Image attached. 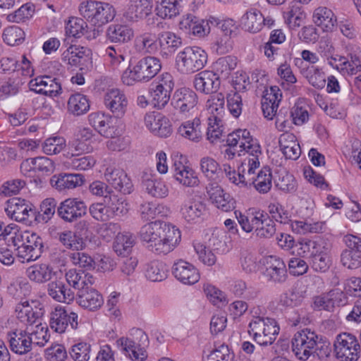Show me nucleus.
Returning a JSON list of instances; mask_svg holds the SVG:
<instances>
[{
    "label": "nucleus",
    "mask_w": 361,
    "mask_h": 361,
    "mask_svg": "<svg viewBox=\"0 0 361 361\" xmlns=\"http://www.w3.org/2000/svg\"><path fill=\"white\" fill-rule=\"evenodd\" d=\"M11 350L18 355H25L32 350L31 339L26 329H16L7 334Z\"/></svg>",
    "instance_id": "412c9836"
},
{
    "label": "nucleus",
    "mask_w": 361,
    "mask_h": 361,
    "mask_svg": "<svg viewBox=\"0 0 361 361\" xmlns=\"http://www.w3.org/2000/svg\"><path fill=\"white\" fill-rule=\"evenodd\" d=\"M342 265L349 269L361 267V254L352 250H344L341 255Z\"/></svg>",
    "instance_id": "774afa93"
},
{
    "label": "nucleus",
    "mask_w": 361,
    "mask_h": 361,
    "mask_svg": "<svg viewBox=\"0 0 361 361\" xmlns=\"http://www.w3.org/2000/svg\"><path fill=\"white\" fill-rule=\"evenodd\" d=\"M159 43L162 50H166L172 54L180 47L182 39L171 32H163L159 35Z\"/></svg>",
    "instance_id": "13d9d810"
},
{
    "label": "nucleus",
    "mask_w": 361,
    "mask_h": 361,
    "mask_svg": "<svg viewBox=\"0 0 361 361\" xmlns=\"http://www.w3.org/2000/svg\"><path fill=\"white\" fill-rule=\"evenodd\" d=\"M59 240L68 249L81 250L85 247L83 238L77 232L65 231L58 233Z\"/></svg>",
    "instance_id": "8fccbe9b"
},
{
    "label": "nucleus",
    "mask_w": 361,
    "mask_h": 361,
    "mask_svg": "<svg viewBox=\"0 0 361 361\" xmlns=\"http://www.w3.org/2000/svg\"><path fill=\"white\" fill-rule=\"evenodd\" d=\"M142 183L147 192L154 197L164 198L169 195V188L166 183L151 174L143 176Z\"/></svg>",
    "instance_id": "79ce46f5"
},
{
    "label": "nucleus",
    "mask_w": 361,
    "mask_h": 361,
    "mask_svg": "<svg viewBox=\"0 0 361 361\" xmlns=\"http://www.w3.org/2000/svg\"><path fill=\"white\" fill-rule=\"evenodd\" d=\"M104 178L111 187L123 194H130L133 190V183L130 179L121 169L113 166L107 167L104 173Z\"/></svg>",
    "instance_id": "2eb2a0df"
},
{
    "label": "nucleus",
    "mask_w": 361,
    "mask_h": 361,
    "mask_svg": "<svg viewBox=\"0 0 361 361\" xmlns=\"http://www.w3.org/2000/svg\"><path fill=\"white\" fill-rule=\"evenodd\" d=\"M182 0H164L158 2L156 14L162 19H171L181 11Z\"/></svg>",
    "instance_id": "09e8293b"
},
{
    "label": "nucleus",
    "mask_w": 361,
    "mask_h": 361,
    "mask_svg": "<svg viewBox=\"0 0 361 361\" xmlns=\"http://www.w3.org/2000/svg\"><path fill=\"white\" fill-rule=\"evenodd\" d=\"M254 180L255 183L252 185L259 192L263 194L268 192L272 185V175L270 169L262 168Z\"/></svg>",
    "instance_id": "4d7b16f0"
},
{
    "label": "nucleus",
    "mask_w": 361,
    "mask_h": 361,
    "mask_svg": "<svg viewBox=\"0 0 361 361\" xmlns=\"http://www.w3.org/2000/svg\"><path fill=\"white\" fill-rule=\"evenodd\" d=\"M133 338L122 337L117 340V344L132 360L144 361L147 353L146 348L149 345L147 335L140 329L132 330Z\"/></svg>",
    "instance_id": "39448f33"
},
{
    "label": "nucleus",
    "mask_w": 361,
    "mask_h": 361,
    "mask_svg": "<svg viewBox=\"0 0 361 361\" xmlns=\"http://www.w3.org/2000/svg\"><path fill=\"white\" fill-rule=\"evenodd\" d=\"M226 143L228 147H237L238 156H249L255 154H262L261 147L257 140L254 139L250 131L246 129H238L227 136Z\"/></svg>",
    "instance_id": "0eeeda50"
},
{
    "label": "nucleus",
    "mask_w": 361,
    "mask_h": 361,
    "mask_svg": "<svg viewBox=\"0 0 361 361\" xmlns=\"http://www.w3.org/2000/svg\"><path fill=\"white\" fill-rule=\"evenodd\" d=\"M334 348L337 357L342 361H356L360 356L361 347L357 339L348 333L337 336Z\"/></svg>",
    "instance_id": "1a4fd4ad"
},
{
    "label": "nucleus",
    "mask_w": 361,
    "mask_h": 361,
    "mask_svg": "<svg viewBox=\"0 0 361 361\" xmlns=\"http://www.w3.org/2000/svg\"><path fill=\"white\" fill-rule=\"evenodd\" d=\"M90 109V102L87 97L76 93L72 94L68 101V111L74 116H80L87 113Z\"/></svg>",
    "instance_id": "3c124183"
},
{
    "label": "nucleus",
    "mask_w": 361,
    "mask_h": 361,
    "mask_svg": "<svg viewBox=\"0 0 361 361\" xmlns=\"http://www.w3.org/2000/svg\"><path fill=\"white\" fill-rule=\"evenodd\" d=\"M262 13L256 8L247 11L240 20L242 28L250 33H257L262 30Z\"/></svg>",
    "instance_id": "a19ab883"
},
{
    "label": "nucleus",
    "mask_w": 361,
    "mask_h": 361,
    "mask_svg": "<svg viewBox=\"0 0 361 361\" xmlns=\"http://www.w3.org/2000/svg\"><path fill=\"white\" fill-rule=\"evenodd\" d=\"M104 201L107 204L112 217L123 216L128 212V203L121 195H116L114 192H109L104 197Z\"/></svg>",
    "instance_id": "37998d69"
},
{
    "label": "nucleus",
    "mask_w": 361,
    "mask_h": 361,
    "mask_svg": "<svg viewBox=\"0 0 361 361\" xmlns=\"http://www.w3.org/2000/svg\"><path fill=\"white\" fill-rule=\"evenodd\" d=\"M55 274L53 268L47 264H36L26 270L28 279L39 284L51 281Z\"/></svg>",
    "instance_id": "e433bc0d"
},
{
    "label": "nucleus",
    "mask_w": 361,
    "mask_h": 361,
    "mask_svg": "<svg viewBox=\"0 0 361 361\" xmlns=\"http://www.w3.org/2000/svg\"><path fill=\"white\" fill-rule=\"evenodd\" d=\"M313 22L324 31H331L336 24L337 18L329 8L320 6L316 8L312 16Z\"/></svg>",
    "instance_id": "c9c22d12"
},
{
    "label": "nucleus",
    "mask_w": 361,
    "mask_h": 361,
    "mask_svg": "<svg viewBox=\"0 0 361 361\" xmlns=\"http://www.w3.org/2000/svg\"><path fill=\"white\" fill-rule=\"evenodd\" d=\"M172 102L175 108L185 114L192 111L197 104V96L192 90L181 87L176 90Z\"/></svg>",
    "instance_id": "4be33fe9"
},
{
    "label": "nucleus",
    "mask_w": 361,
    "mask_h": 361,
    "mask_svg": "<svg viewBox=\"0 0 361 361\" xmlns=\"http://www.w3.org/2000/svg\"><path fill=\"white\" fill-rule=\"evenodd\" d=\"M87 27L86 22L77 17H71L66 23V34L69 37L80 38L85 33V29Z\"/></svg>",
    "instance_id": "bf43d9fd"
},
{
    "label": "nucleus",
    "mask_w": 361,
    "mask_h": 361,
    "mask_svg": "<svg viewBox=\"0 0 361 361\" xmlns=\"http://www.w3.org/2000/svg\"><path fill=\"white\" fill-rule=\"evenodd\" d=\"M302 74L308 82L317 89H322L326 85L325 74L318 66H311L301 71Z\"/></svg>",
    "instance_id": "864d4df0"
},
{
    "label": "nucleus",
    "mask_w": 361,
    "mask_h": 361,
    "mask_svg": "<svg viewBox=\"0 0 361 361\" xmlns=\"http://www.w3.org/2000/svg\"><path fill=\"white\" fill-rule=\"evenodd\" d=\"M233 354L228 345L222 344L213 349L203 358V361H232Z\"/></svg>",
    "instance_id": "e2e57ef3"
},
{
    "label": "nucleus",
    "mask_w": 361,
    "mask_h": 361,
    "mask_svg": "<svg viewBox=\"0 0 361 361\" xmlns=\"http://www.w3.org/2000/svg\"><path fill=\"white\" fill-rule=\"evenodd\" d=\"M207 213L205 204L198 200H190L182 204L180 214L182 219L189 224L201 222Z\"/></svg>",
    "instance_id": "f3484780"
},
{
    "label": "nucleus",
    "mask_w": 361,
    "mask_h": 361,
    "mask_svg": "<svg viewBox=\"0 0 361 361\" xmlns=\"http://www.w3.org/2000/svg\"><path fill=\"white\" fill-rule=\"evenodd\" d=\"M200 169L204 176L209 180H216L220 171L219 164L209 157L201 159Z\"/></svg>",
    "instance_id": "680f3d73"
},
{
    "label": "nucleus",
    "mask_w": 361,
    "mask_h": 361,
    "mask_svg": "<svg viewBox=\"0 0 361 361\" xmlns=\"http://www.w3.org/2000/svg\"><path fill=\"white\" fill-rule=\"evenodd\" d=\"M153 0H130L125 13L130 22H138L152 13Z\"/></svg>",
    "instance_id": "6ab92c4d"
},
{
    "label": "nucleus",
    "mask_w": 361,
    "mask_h": 361,
    "mask_svg": "<svg viewBox=\"0 0 361 361\" xmlns=\"http://www.w3.org/2000/svg\"><path fill=\"white\" fill-rule=\"evenodd\" d=\"M86 212L85 202L78 198H68L61 202L57 208L59 216L69 223L81 218Z\"/></svg>",
    "instance_id": "f8f14e48"
},
{
    "label": "nucleus",
    "mask_w": 361,
    "mask_h": 361,
    "mask_svg": "<svg viewBox=\"0 0 361 361\" xmlns=\"http://www.w3.org/2000/svg\"><path fill=\"white\" fill-rule=\"evenodd\" d=\"M147 128L154 135L159 137H168L171 133V127L168 118L160 114H147L145 116Z\"/></svg>",
    "instance_id": "c756f323"
},
{
    "label": "nucleus",
    "mask_w": 361,
    "mask_h": 361,
    "mask_svg": "<svg viewBox=\"0 0 361 361\" xmlns=\"http://www.w3.org/2000/svg\"><path fill=\"white\" fill-rule=\"evenodd\" d=\"M66 279L68 283L78 291L88 288L95 281L94 277L91 274L74 269L66 272Z\"/></svg>",
    "instance_id": "58836bf2"
},
{
    "label": "nucleus",
    "mask_w": 361,
    "mask_h": 361,
    "mask_svg": "<svg viewBox=\"0 0 361 361\" xmlns=\"http://www.w3.org/2000/svg\"><path fill=\"white\" fill-rule=\"evenodd\" d=\"M48 295L55 301L69 304L74 299V293L61 280L56 279L47 286Z\"/></svg>",
    "instance_id": "473e14b6"
},
{
    "label": "nucleus",
    "mask_w": 361,
    "mask_h": 361,
    "mask_svg": "<svg viewBox=\"0 0 361 361\" xmlns=\"http://www.w3.org/2000/svg\"><path fill=\"white\" fill-rule=\"evenodd\" d=\"M104 104L115 116H123L126 111L128 99L126 94L118 89L109 90L104 96Z\"/></svg>",
    "instance_id": "aec40b11"
},
{
    "label": "nucleus",
    "mask_w": 361,
    "mask_h": 361,
    "mask_svg": "<svg viewBox=\"0 0 361 361\" xmlns=\"http://www.w3.org/2000/svg\"><path fill=\"white\" fill-rule=\"evenodd\" d=\"M26 330L31 339L32 345L44 346L49 339L48 328L46 324L39 322L31 327H26Z\"/></svg>",
    "instance_id": "603ef678"
},
{
    "label": "nucleus",
    "mask_w": 361,
    "mask_h": 361,
    "mask_svg": "<svg viewBox=\"0 0 361 361\" xmlns=\"http://www.w3.org/2000/svg\"><path fill=\"white\" fill-rule=\"evenodd\" d=\"M193 84L197 91L209 94L218 90L220 80L212 71H204L195 76Z\"/></svg>",
    "instance_id": "cd10ccee"
},
{
    "label": "nucleus",
    "mask_w": 361,
    "mask_h": 361,
    "mask_svg": "<svg viewBox=\"0 0 361 361\" xmlns=\"http://www.w3.org/2000/svg\"><path fill=\"white\" fill-rule=\"evenodd\" d=\"M90 53L86 47L71 45L62 54V60L71 66H82L90 59Z\"/></svg>",
    "instance_id": "7c9ffc66"
},
{
    "label": "nucleus",
    "mask_w": 361,
    "mask_h": 361,
    "mask_svg": "<svg viewBox=\"0 0 361 361\" xmlns=\"http://www.w3.org/2000/svg\"><path fill=\"white\" fill-rule=\"evenodd\" d=\"M80 14L94 26L102 27L115 17L114 7L108 3L88 0L79 6Z\"/></svg>",
    "instance_id": "7ed1b4c3"
},
{
    "label": "nucleus",
    "mask_w": 361,
    "mask_h": 361,
    "mask_svg": "<svg viewBox=\"0 0 361 361\" xmlns=\"http://www.w3.org/2000/svg\"><path fill=\"white\" fill-rule=\"evenodd\" d=\"M207 52L200 47H186L176 57V67L182 74H192L202 69L207 62Z\"/></svg>",
    "instance_id": "f03ea898"
},
{
    "label": "nucleus",
    "mask_w": 361,
    "mask_h": 361,
    "mask_svg": "<svg viewBox=\"0 0 361 361\" xmlns=\"http://www.w3.org/2000/svg\"><path fill=\"white\" fill-rule=\"evenodd\" d=\"M206 108L211 114L209 117H223L225 113V97L222 93H215L209 96Z\"/></svg>",
    "instance_id": "5fc2aeb1"
},
{
    "label": "nucleus",
    "mask_w": 361,
    "mask_h": 361,
    "mask_svg": "<svg viewBox=\"0 0 361 361\" xmlns=\"http://www.w3.org/2000/svg\"><path fill=\"white\" fill-rule=\"evenodd\" d=\"M168 267L161 261H153L147 264L145 276L151 281H161L167 277Z\"/></svg>",
    "instance_id": "6e6d98bb"
},
{
    "label": "nucleus",
    "mask_w": 361,
    "mask_h": 361,
    "mask_svg": "<svg viewBox=\"0 0 361 361\" xmlns=\"http://www.w3.org/2000/svg\"><path fill=\"white\" fill-rule=\"evenodd\" d=\"M172 274L178 281L185 285H193L200 278L197 268L193 264L183 259H179L173 263Z\"/></svg>",
    "instance_id": "dca6fc26"
},
{
    "label": "nucleus",
    "mask_w": 361,
    "mask_h": 361,
    "mask_svg": "<svg viewBox=\"0 0 361 361\" xmlns=\"http://www.w3.org/2000/svg\"><path fill=\"white\" fill-rule=\"evenodd\" d=\"M261 154H255L245 157L238 167L239 173H241L239 183L245 187L252 185L255 183V171L259 166V157Z\"/></svg>",
    "instance_id": "5701e85b"
},
{
    "label": "nucleus",
    "mask_w": 361,
    "mask_h": 361,
    "mask_svg": "<svg viewBox=\"0 0 361 361\" xmlns=\"http://www.w3.org/2000/svg\"><path fill=\"white\" fill-rule=\"evenodd\" d=\"M193 247L198 256L199 260L207 266H213L216 262V257L211 250V247H207L200 242L193 243Z\"/></svg>",
    "instance_id": "052dcab7"
},
{
    "label": "nucleus",
    "mask_w": 361,
    "mask_h": 361,
    "mask_svg": "<svg viewBox=\"0 0 361 361\" xmlns=\"http://www.w3.org/2000/svg\"><path fill=\"white\" fill-rule=\"evenodd\" d=\"M49 326L56 333L62 334L70 326L72 330L78 327V315L68 312L64 307L57 305L50 314Z\"/></svg>",
    "instance_id": "9b49d317"
},
{
    "label": "nucleus",
    "mask_w": 361,
    "mask_h": 361,
    "mask_svg": "<svg viewBox=\"0 0 361 361\" xmlns=\"http://www.w3.org/2000/svg\"><path fill=\"white\" fill-rule=\"evenodd\" d=\"M221 118L222 117H209L208 118L207 137L212 143L216 142L222 135L224 128Z\"/></svg>",
    "instance_id": "0e129e2a"
},
{
    "label": "nucleus",
    "mask_w": 361,
    "mask_h": 361,
    "mask_svg": "<svg viewBox=\"0 0 361 361\" xmlns=\"http://www.w3.org/2000/svg\"><path fill=\"white\" fill-rule=\"evenodd\" d=\"M91 345L86 342H79L71 347L69 352L74 361H88L90 357Z\"/></svg>",
    "instance_id": "338daca9"
},
{
    "label": "nucleus",
    "mask_w": 361,
    "mask_h": 361,
    "mask_svg": "<svg viewBox=\"0 0 361 361\" xmlns=\"http://www.w3.org/2000/svg\"><path fill=\"white\" fill-rule=\"evenodd\" d=\"M135 244V237L129 232L118 233L116 235L113 248L118 255L126 256L130 254Z\"/></svg>",
    "instance_id": "de8ad7c7"
},
{
    "label": "nucleus",
    "mask_w": 361,
    "mask_h": 361,
    "mask_svg": "<svg viewBox=\"0 0 361 361\" xmlns=\"http://www.w3.org/2000/svg\"><path fill=\"white\" fill-rule=\"evenodd\" d=\"M252 225L257 236L260 238H271L276 233L274 221L269 214L263 211H257L252 216Z\"/></svg>",
    "instance_id": "b1692460"
},
{
    "label": "nucleus",
    "mask_w": 361,
    "mask_h": 361,
    "mask_svg": "<svg viewBox=\"0 0 361 361\" xmlns=\"http://www.w3.org/2000/svg\"><path fill=\"white\" fill-rule=\"evenodd\" d=\"M344 293L339 290L330 291L327 295L317 296L314 298V305L319 310L330 311L334 306L345 304Z\"/></svg>",
    "instance_id": "4c0bfd02"
},
{
    "label": "nucleus",
    "mask_w": 361,
    "mask_h": 361,
    "mask_svg": "<svg viewBox=\"0 0 361 361\" xmlns=\"http://www.w3.org/2000/svg\"><path fill=\"white\" fill-rule=\"evenodd\" d=\"M88 121L97 132L104 137H113L115 135L114 128L112 126V117L103 112L91 113L88 116Z\"/></svg>",
    "instance_id": "393cba45"
},
{
    "label": "nucleus",
    "mask_w": 361,
    "mask_h": 361,
    "mask_svg": "<svg viewBox=\"0 0 361 361\" xmlns=\"http://www.w3.org/2000/svg\"><path fill=\"white\" fill-rule=\"evenodd\" d=\"M172 170L175 179L183 186L195 187L199 185L200 180L195 171L180 160L174 161Z\"/></svg>",
    "instance_id": "bb28decb"
},
{
    "label": "nucleus",
    "mask_w": 361,
    "mask_h": 361,
    "mask_svg": "<svg viewBox=\"0 0 361 361\" xmlns=\"http://www.w3.org/2000/svg\"><path fill=\"white\" fill-rule=\"evenodd\" d=\"M4 211L11 219L30 224L32 219H37L35 206L28 200L13 197L5 202Z\"/></svg>",
    "instance_id": "423d86ee"
},
{
    "label": "nucleus",
    "mask_w": 361,
    "mask_h": 361,
    "mask_svg": "<svg viewBox=\"0 0 361 361\" xmlns=\"http://www.w3.org/2000/svg\"><path fill=\"white\" fill-rule=\"evenodd\" d=\"M180 238L179 229L166 223L159 236L154 240L149 251L157 255H167L175 249L180 241Z\"/></svg>",
    "instance_id": "9d476101"
},
{
    "label": "nucleus",
    "mask_w": 361,
    "mask_h": 361,
    "mask_svg": "<svg viewBox=\"0 0 361 361\" xmlns=\"http://www.w3.org/2000/svg\"><path fill=\"white\" fill-rule=\"evenodd\" d=\"M237 66V59L233 56H226L217 59L212 66L214 74L218 76V79H226L230 75L231 71Z\"/></svg>",
    "instance_id": "a18cd8bd"
},
{
    "label": "nucleus",
    "mask_w": 361,
    "mask_h": 361,
    "mask_svg": "<svg viewBox=\"0 0 361 361\" xmlns=\"http://www.w3.org/2000/svg\"><path fill=\"white\" fill-rule=\"evenodd\" d=\"M281 99V93L277 87H271L270 93H267L262 103V109L265 118L269 120L275 116L279 102Z\"/></svg>",
    "instance_id": "ea45409f"
},
{
    "label": "nucleus",
    "mask_w": 361,
    "mask_h": 361,
    "mask_svg": "<svg viewBox=\"0 0 361 361\" xmlns=\"http://www.w3.org/2000/svg\"><path fill=\"white\" fill-rule=\"evenodd\" d=\"M35 302L25 301L18 303L16 306L15 312L18 319L25 324L27 327H31L34 324L40 322V318L43 315V310L36 306L33 307Z\"/></svg>",
    "instance_id": "a211bd4d"
},
{
    "label": "nucleus",
    "mask_w": 361,
    "mask_h": 361,
    "mask_svg": "<svg viewBox=\"0 0 361 361\" xmlns=\"http://www.w3.org/2000/svg\"><path fill=\"white\" fill-rule=\"evenodd\" d=\"M50 183L56 190L63 191L82 185L84 176L79 173H59L53 176Z\"/></svg>",
    "instance_id": "c85d7f7f"
},
{
    "label": "nucleus",
    "mask_w": 361,
    "mask_h": 361,
    "mask_svg": "<svg viewBox=\"0 0 361 361\" xmlns=\"http://www.w3.org/2000/svg\"><path fill=\"white\" fill-rule=\"evenodd\" d=\"M133 30L120 24L110 25L106 30V37L113 43H126L133 37Z\"/></svg>",
    "instance_id": "c03bdc74"
},
{
    "label": "nucleus",
    "mask_w": 361,
    "mask_h": 361,
    "mask_svg": "<svg viewBox=\"0 0 361 361\" xmlns=\"http://www.w3.org/2000/svg\"><path fill=\"white\" fill-rule=\"evenodd\" d=\"M319 336L310 329L305 328L297 331L292 338V349L295 356L301 360H307L317 346Z\"/></svg>",
    "instance_id": "6e6552de"
},
{
    "label": "nucleus",
    "mask_w": 361,
    "mask_h": 361,
    "mask_svg": "<svg viewBox=\"0 0 361 361\" xmlns=\"http://www.w3.org/2000/svg\"><path fill=\"white\" fill-rule=\"evenodd\" d=\"M279 326L273 318L255 317L249 324V334L260 345L272 344L279 333Z\"/></svg>",
    "instance_id": "20e7f679"
},
{
    "label": "nucleus",
    "mask_w": 361,
    "mask_h": 361,
    "mask_svg": "<svg viewBox=\"0 0 361 361\" xmlns=\"http://www.w3.org/2000/svg\"><path fill=\"white\" fill-rule=\"evenodd\" d=\"M166 222L154 221L143 225L138 233L140 240L150 250L154 240L159 236Z\"/></svg>",
    "instance_id": "2f4dec72"
},
{
    "label": "nucleus",
    "mask_w": 361,
    "mask_h": 361,
    "mask_svg": "<svg viewBox=\"0 0 361 361\" xmlns=\"http://www.w3.org/2000/svg\"><path fill=\"white\" fill-rule=\"evenodd\" d=\"M77 302L81 307L94 312L103 305L104 298L98 290L88 287L78 292Z\"/></svg>",
    "instance_id": "a878e982"
},
{
    "label": "nucleus",
    "mask_w": 361,
    "mask_h": 361,
    "mask_svg": "<svg viewBox=\"0 0 361 361\" xmlns=\"http://www.w3.org/2000/svg\"><path fill=\"white\" fill-rule=\"evenodd\" d=\"M263 264L265 267L264 275L268 281L281 283L287 277L286 267L283 261L279 257L269 255L263 259Z\"/></svg>",
    "instance_id": "4468645a"
},
{
    "label": "nucleus",
    "mask_w": 361,
    "mask_h": 361,
    "mask_svg": "<svg viewBox=\"0 0 361 361\" xmlns=\"http://www.w3.org/2000/svg\"><path fill=\"white\" fill-rule=\"evenodd\" d=\"M12 243L14 246L20 244L26 247H35V250H39L42 252L44 247L42 239L37 233L28 231L24 232L18 231L16 235L12 236Z\"/></svg>",
    "instance_id": "49530a36"
},
{
    "label": "nucleus",
    "mask_w": 361,
    "mask_h": 361,
    "mask_svg": "<svg viewBox=\"0 0 361 361\" xmlns=\"http://www.w3.org/2000/svg\"><path fill=\"white\" fill-rule=\"evenodd\" d=\"M30 90L50 97H57L61 93V85L59 80L49 75H42L29 82Z\"/></svg>",
    "instance_id": "ddd939ff"
},
{
    "label": "nucleus",
    "mask_w": 361,
    "mask_h": 361,
    "mask_svg": "<svg viewBox=\"0 0 361 361\" xmlns=\"http://www.w3.org/2000/svg\"><path fill=\"white\" fill-rule=\"evenodd\" d=\"M280 149L286 159L296 160L301 154L299 143L294 134L285 133L279 137Z\"/></svg>",
    "instance_id": "72a5a7b5"
},
{
    "label": "nucleus",
    "mask_w": 361,
    "mask_h": 361,
    "mask_svg": "<svg viewBox=\"0 0 361 361\" xmlns=\"http://www.w3.org/2000/svg\"><path fill=\"white\" fill-rule=\"evenodd\" d=\"M161 65L159 59L148 56L140 59L132 68H128L122 75L124 84L133 85L137 82H148L160 71Z\"/></svg>",
    "instance_id": "f257e3e1"
},
{
    "label": "nucleus",
    "mask_w": 361,
    "mask_h": 361,
    "mask_svg": "<svg viewBox=\"0 0 361 361\" xmlns=\"http://www.w3.org/2000/svg\"><path fill=\"white\" fill-rule=\"evenodd\" d=\"M25 33L21 28L13 25L6 27L3 33L4 41L10 46H15L22 43L24 40Z\"/></svg>",
    "instance_id": "69168bd1"
},
{
    "label": "nucleus",
    "mask_w": 361,
    "mask_h": 361,
    "mask_svg": "<svg viewBox=\"0 0 361 361\" xmlns=\"http://www.w3.org/2000/svg\"><path fill=\"white\" fill-rule=\"evenodd\" d=\"M178 133L182 137L192 142H198L202 138V126L200 118L183 122L178 129Z\"/></svg>",
    "instance_id": "f704fd0d"
}]
</instances>
